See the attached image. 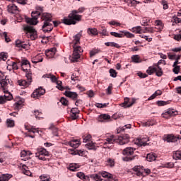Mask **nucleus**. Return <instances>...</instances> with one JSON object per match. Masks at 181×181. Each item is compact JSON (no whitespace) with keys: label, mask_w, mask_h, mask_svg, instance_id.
<instances>
[{"label":"nucleus","mask_w":181,"mask_h":181,"mask_svg":"<svg viewBox=\"0 0 181 181\" xmlns=\"http://www.w3.org/2000/svg\"><path fill=\"white\" fill-rule=\"evenodd\" d=\"M156 29H158V30L163 29V23L160 21H156Z\"/></svg>","instance_id":"nucleus-38"},{"label":"nucleus","mask_w":181,"mask_h":181,"mask_svg":"<svg viewBox=\"0 0 181 181\" xmlns=\"http://www.w3.org/2000/svg\"><path fill=\"white\" fill-rule=\"evenodd\" d=\"M124 2L128 4L129 6H136L138 4H140V2L136 0H124Z\"/></svg>","instance_id":"nucleus-25"},{"label":"nucleus","mask_w":181,"mask_h":181,"mask_svg":"<svg viewBox=\"0 0 181 181\" xmlns=\"http://www.w3.org/2000/svg\"><path fill=\"white\" fill-rule=\"evenodd\" d=\"M110 74L111 77L115 78L117 77V71L115 69H110Z\"/></svg>","instance_id":"nucleus-59"},{"label":"nucleus","mask_w":181,"mask_h":181,"mask_svg":"<svg viewBox=\"0 0 181 181\" xmlns=\"http://www.w3.org/2000/svg\"><path fill=\"white\" fill-rule=\"evenodd\" d=\"M132 32H134V33H145V30H142V28H141V26H136L132 28Z\"/></svg>","instance_id":"nucleus-26"},{"label":"nucleus","mask_w":181,"mask_h":181,"mask_svg":"<svg viewBox=\"0 0 181 181\" xmlns=\"http://www.w3.org/2000/svg\"><path fill=\"white\" fill-rule=\"evenodd\" d=\"M8 12L9 13H12L13 15H18L21 11L19 8L16 6L15 4H10L8 6Z\"/></svg>","instance_id":"nucleus-15"},{"label":"nucleus","mask_w":181,"mask_h":181,"mask_svg":"<svg viewBox=\"0 0 181 181\" xmlns=\"http://www.w3.org/2000/svg\"><path fill=\"white\" fill-rule=\"evenodd\" d=\"M73 48H74V52L78 53V54H80V53H83V48H81V47L78 46V45H74Z\"/></svg>","instance_id":"nucleus-35"},{"label":"nucleus","mask_w":181,"mask_h":181,"mask_svg":"<svg viewBox=\"0 0 181 181\" xmlns=\"http://www.w3.org/2000/svg\"><path fill=\"white\" fill-rule=\"evenodd\" d=\"M81 143L78 141V140H72L69 142V145L71 146V148H74V149L78 148Z\"/></svg>","instance_id":"nucleus-22"},{"label":"nucleus","mask_w":181,"mask_h":181,"mask_svg":"<svg viewBox=\"0 0 181 181\" xmlns=\"http://www.w3.org/2000/svg\"><path fill=\"white\" fill-rule=\"evenodd\" d=\"M146 33H153L155 32V30H153V28H146L145 30Z\"/></svg>","instance_id":"nucleus-58"},{"label":"nucleus","mask_w":181,"mask_h":181,"mask_svg":"<svg viewBox=\"0 0 181 181\" xmlns=\"http://www.w3.org/2000/svg\"><path fill=\"white\" fill-rule=\"evenodd\" d=\"M80 39H81V33H78L75 35L74 39L72 41L73 45H76L80 43Z\"/></svg>","instance_id":"nucleus-24"},{"label":"nucleus","mask_w":181,"mask_h":181,"mask_svg":"<svg viewBox=\"0 0 181 181\" xmlns=\"http://www.w3.org/2000/svg\"><path fill=\"white\" fill-rule=\"evenodd\" d=\"M78 114H80L78 108L74 107L71 110V118H72V119H77V118H78Z\"/></svg>","instance_id":"nucleus-17"},{"label":"nucleus","mask_w":181,"mask_h":181,"mask_svg":"<svg viewBox=\"0 0 181 181\" xmlns=\"http://www.w3.org/2000/svg\"><path fill=\"white\" fill-rule=\"evenodd\" d=\"M156 68L153 66H150L146 70V73L147 74H149V76H151V74H153V73H156Z\"/></svg>","instance_id":"nucleus-39"},{"label":"nucleus","mask_w":181,"mask_h":181,"mask_svg":"<svg viewBox=\"0 0 181 181\" xmlns=\"http://www.w3.org/2000/svg\"><path fill=\"white\" fill-rule=\"evenodd\" d=\"M99 173L100 175H101L103 177H107L108 179H112V174L105 171H102V172H100Z\"/></svg>","instance_id":"nucleus-32"},{"label":"nucleus","mask_w":181,"mask_h":181,"mask_svg":"<svg viewBox=\"0 0 181 181\" xmlns=\"http://www.w3.org/2000/svg\"><path fill=\"white\" fill-rule=\"evenodd\" d=\"M119 33H123L124 36H126V37H128L129 39L135 37V35L134 34L127 31H119Z\"/></svg>","instance_id":"nucleus-34"},{"label":"nucleus","mask_w":181,"mask_h":181,"mask_svg":"<svg viewBox=\"0 0 181 181\" xmlns=\"http://www.w3.org/2000/svg\"><path fill=\"white\" fill-rule=\"evenodd\" d=\"M0 84L3 90H11L13 83L12 82V80L9 79L8 76H6L4 79L0 81Z\"/></svg>","instance_id":"nucleus-9"},{"label":"nucleus","mask_w":181,"mask_h":181,"mask_svg":"<svg viewBox=\"0 0 181 181\" xmlns=\"http://www.w3.org/2000/svg\"><path fill=\"white\" fill-rule=\"evenodd\" d=\"M98 53V50L95 49L90 52V57H93V56H95Z\"/></svg>","instance_id":"nucleus-64"},{"label":"nucleus","mask_w":181,"mask_h":181,"mask_svg":"<svg viewBox=\"0 0 181 181\" xmlns=\"http://www.w3.org/2000/svg\"><path fill=\"white\" fill-rule=\"evenodd\" d=\"M174 69H173V73H175V74H177L178 73H180V66H173Z\"/></svg>","instance_id":"nucleus-56"},{"label":"nucleus","mask_w":181,"mask_h":181,"mask_svg":"<svg viewBox=\"0 0 181 181\" xmlns=\"http://www.w3.org/2000/svg\"><path fill=\"white\" fill-rule=\"evenodd\" d=\"M86 146L88 149H94L95 150V146L93 144V141H89L86 144Z\"/></svg>","instance_id":"nucleus-46"},{"label":"nucleus","mask_w":181,"mask_h":181,"mask_svg":"<svg viewBox=\"0 0 181 181\" xmlns=\"http://www.w3.org/2000/svg\"><path fill=\"white\" fill-rule=\"evenodd\" d=\"M106 91H107V94L108 95H110L112 93V84H111V83L110 84V86L107 88Z\"/></svg>","instance_id":"nucleus-57"},{"label":"nucleus","mask_w":181,"mask_h":181,"mask_svg":"<svg viewBox=\"0 0 181 181\" xmlns=\"http://www.w3.org/2000/svg\"><path fill=\"white\" fill-rule=\"evenodd\" d=\"M52 18H53L52 14L49 13H43L41 16V19L44 21L42 29L45 33L52 32V30H53V24L54 28H57V26L60 25V22L59 21H52Z\"/></svg>","instance_id":"nucleus-2"},{"label":"nucleus","mask_w":181,"mask_h":181,"mask_svg":"<svg viewBox=\"0 0 181 181\" xmlns=\"http://www.w3.org/2000/svg\"><path fill=\"white\" fill-rule=\"evenodd\" d=\"M132 60L134 63H139V55H134L132 57Z\"/></svg>","instance_id":"nucleus-53"},{"label":"nucleus","mask_w":181,"mask_h":181,"mask_svg":"<svg viewBox=\"0 0 181 181\" xmlns=\"http://www.w3.org/2000/svg\"><path fill=\"white\" fill-rule=\"evenodd\" d=\"M4 90V95L3 96L5 99V101H10V100H12V94H11V93H9L8 90L9 89H3Z\"/></svg>","instance_id":"nucleus-21"},{"label":"nucleus","mask_w":181,"mask_h":181,"mask_svg":"<svg viewBox=\"0 0 181 181\" xmlns=\"http://www.w3.org/2000/svg\"><path fill=\"white\" fill-rule=\"evenodd\" d=\"M77 13H78V11L76 10L72 11L68 16V18H64L63 19V23L64 25H76L77 22H80L81 21V16Z\"/></svg>","instance_id":"nucleus-4"},{"label":"nucleus","mask_w":181,"mask_h":181,"mask_svg":"<svg viewBox=\"0 0 181 181\" xmlns=\"http://www.w3.org/2000/svg\"><path fill=\"white\" fill-rule=\"evenodd\" d=\"M133 170L136 173V176H148L151 173V170L145 169L141 165L134 166Z\"/></svg>","instance_id":"nucleus-8"},{"label":"nucleus","mask_w":181,"mask_h":181,"mask_svg":"<svg viewBox=\"0 0 181 181\" xmlns=\"http://www.w3.org/2000/svg\"><path fill=\"white\" fill-rule=\"evenodd\" d=\"M109 25H112L113 26H121V23L117 21H110Z\"/></svg>","instance_id":"nucleus-63"},{"label":"nucleus","mask_w":181,"mask_h":181,"mask_svg":"<svg viewBox=\"0 0 181 181\" xmlns=\"http://www.w3.org/2000/svg\"><path fill=\"white\" fill-rule=\"evenodd\" d=\"M55 83L57 84V88H58V90H60L61 91H63L64 90V87L62 86V81L57 80Z\"/></svg>","instance_id":"nucleus-45"},{"label":"nucleus","mask_w":181,"mask_h":181,"mask_svg":"<svg viewBox=\"0 0 181 181\" xmlns=\"http://www.w3.org/2000/svg\"><path fill=\"white\" fill-rule=\"evenodd\" d=\"M179 139H181V138L172 134L165 135L163 138V141H165L166 142H177Z\"/></svg>","instance_id":"nucleus-14"},{"label":"nucleus","mask_w":181,"mask_h":181,"mask_svg":"<svg viewBox=\"0 0 181 181\" xmlns=\"http://www.w3.org/2000/svg\"><path fill=\"white\" fill-rule=\"evenodd\" d=\"M12 177V175L10 174H4L0 176V181H8Z\"/></svg>","instance_id":"nucleus-30"},{"label":"nucleus","mask_w":181,"mask_h":181,"mask_svg":"<svg viewBox=\"0 0 181 181\" xmlns=\"http://www.w3.org/2000/svg\"><path fill=\"white\" fill-rule=\"evenodd\" d=\"M22 172L24 175H26V176H32V173L29 170H28V166L25 165H23Z\"/></svg>","instance_id":"nucleus-31"},{"label":"nucleus","mask_w":181,"mask_h":181,"mask_svg":"<svg viewBox=\"0 0 181 181\" xmlns=\"http://www.w3.org/2000/svg\"><path fill=\"white\" fill-rule=\"evenodd\" d=\"M60 103L62 104V105H67V103H69V101L66 98H62L60 99Z\"/></svg>","instance_id":"nucleus-62"},{"label":"nucleus","mask_w":181,"mask_h":181,"mask_svg":"<svg viewBox=\"0 0 181 181\" xmlns=\"http://www.w3.org/2000/svg\"><path fill=\"white\" fill-rule=\"evenodd\" d=\"M178 112L175 110V109H168L165 112L162 114L163 118H166L167 119L170 118V117H176Z\"/></svg>","instance_id":"nucleus-12"},{"label":"nucleus","mask_w":181,"mask_h":181,"mask_svg":"<svg viewBox=\"0 0 181 181\" xmlns=\"http://www.w3.org/2000/svg\"><path fill=\"white\" fill-rule=\"evenodd\" d=\"M110 119H111V116L108 114H102L98 117V122H105Z\"/></svg>","instance_id":"nucleus-16"},{"label":"nucleus","mask_w":181,"mask_h":181,"mask_svg":"<svg viewBox=\"0 0 181 181\" xmlns=\"http://www.w3.org/2000/svg\"><path fill=\"white\" fill-rule=\"evenodd\" d=\"M23 106V102H22V100H19L18 102L14 103V110L16 111H18V110H21V108H22Z\"/></svg>","instance_id":"nucleus-29"},{"label":"nucleus","mask_w":181,"mask_h":181,"mask_svg":"<svg viewBox=\"0 0 181 181\" xmlns=\"http://www.w3.org/2000/svg\"><path fill=\"white\" fill-rule=\"evenodd\" d=\"M77 177H79V179H81L82 180H83V179H86V177H88L87 176H86V175L84 174V173L82 172H79L76 174Z\"/></svg>","instance_id":"nucleus-49"},{"label":"nucleus","mask_w":181,"mask_h":181,"mask_svg":"<svg viewBox=\"0 0 181 181\" xmlns=\"http://www.w3.org/2000/svg\"><path fill=\"white\" fill-rule=\"evenodd\" d=\"M136 149L132 147H127L122 151L123 155H126V157L123 158L124 162H129L138 159V155L134 154Z\"/></svg>","instance_id":"nucleus-5"},{"label":"nucleus","mask_w":181,"mask_h":181,"mask_svg":"<svg viewBox=\"0 0 181 181\" xmlns=\"http://www.w3.org/2000/svg\"><path fill=\"white\" fill-rule=\"evenodd\" d=\"M24 30L26 31V36L28 39L35 40V39L37 38V33L33 26H25L24 27Z\"/></svg>","instance_id":"nucleus-7"},{"label":"nucleus","mask_w":181,"mask_h":181,"mask_svg":"<svg viewBox=\"0 0 181 181\" xmlns=\"http://www.w3.org/2000/svg\"><path fill=\"white\" fill-rule=\"evenodd\" d=\"M90 141H91V135L88 134L87 136L83 137V142L84 143H87L88 142V144Z\"/></svg>","instance_id":"nucleus-55"},{"label":"nucleus","mask_w":181,"mask_h":181,"mask_svg":"<svg viewBox=\"0 0 181 181\" xmlns=\"http://www.w3.org/2000/svg\"><path fill=\"white\" fill-rule=\"evenodd\" d=\"M34 115H35V118H39V119H40V118H43V113L39 110H35Z\"/></svg>","instance_id":"nucleus-40"},{"label":"nucleus","mask_w":181,"mask_h":181,"mask_svg":"<svg viewBox=\"0 0 181 181\" xmlns=\"http://www.w3.org/2000/svg\"><path fill=\"white\" fill-rule=\"evenodd\" d=\"M124 107H132L134 104H135V99H132V102H129V98H124V102L122 103Z\"/></svg>","instance_id":"nucleus-20"},{"label":"nucleus","mask_w":181,"mask_h":181,"mask_svg":"<svg viewBox=\"0 0 181 181\" xmlns=\"http://www.w3.org/2000/svg\"><path fill=\"white\" fill-rule=\"evenodd\" d=\"M110 35L115 37H124V34L122 33L111 32Z\"/></svg>","instance_id":"nucleus-41"},{"label":"nucleus","mask_w":181,"mask_h":181,"mask_svg":"<svg viewBox=\"0 0 181 181\" xmlns=\"http://www.w3.org/2000/svg\"><path fill=\"white\" fill-rule=\"evenodd\" d=\"M146 159L148 162H153V160H156V154L148 153L147 154Z\"/></svg>","instance_id":"nucleus-27"},{"label":"nucleus","mask_w":181,"mask_h":181,"mask_svg":"<svg viewBox=\"0 0 181 181\" xmlns=\"http://www.w3.org/2000/svg\"><path fill=\"white\" fill-rule=\"evenodd\" d=\"M41 62H43V57H42V56H40V55L35 57L32 60V62L35 63V64H36V63H41Z\"/></svg>","instance_id":"nucleus-36"},{"label":"nucleus","mask_w":181,"mask_h":181,"mask_svg":"<svg viewBox=\"0 0 181 181\" xmlns=\"http://www.w3.org/2000/svg\"><path fill=\"white\" fill-rule=\"evenodd\" d=\"M25 129H27V131H28V132H33V134H36L39 132V130L36 128H34L33 127L31 128H28L25 127Z\"/></svg>","instance_id":"nucleus-47"},{"label":"nucleus","mask_w":181,"mask_h":181,"mask_svg":"<svg viewBox=\"0 0 181 181\" xmlns=\"http://www.w3.org/2000/svg\"><path fill=\"white\" fill-rule=\"evenodd\" d=\"M41 181H49L50 180V176L43 174L40 177Z\"/></svg>","instance_id":"nucleus-44"},{"label":"nucleus","mask_w":181,"mask_h":181,"mask_svg":"<svg viewBox=\"0 0 181 181\" xmlns=\"http://www.w3.org/2000/svg\"><path fill=\"white\" fill-rule=\"evenodd\" d=\"M78 59H80V54H78V52H76V51H74L71 62H72L73 63L78 62Z\"/></svg>","instance_id":"nucleus-23"},{"label":"nucleus","mask_w":181,"mask_h":181,"mask_svg":"<svg viewBox=\"0 0 181 181\" xmlns=\"http://www.w3.org/2000/svg\"><path fill=\"white\" fill-rule=\"evenodd\" d=\"M174 159H181V151H175V153L173 154Z\"/></svg>","instance_id":"nucleus-48"},{"label":"nucleus","mask_w":181,"mask_h":181,"mask_svg":"<svg viewBox=\"0 0 181 181\" xmlns=\"http://www.w3.org/2000/svg\"><path fill=\"white\" fill-rule=\"evenodd\" d=\"M6 124L8 128H12V127L15 126V122L11 119H7Z\"/></svg>","instance_id":"nucleus-43"},{"label":"nucleus","mask_w":181,"mask_h":181,"mask_svg":"<svg viewBox=\"0 0 181 181\" xmlns=\"http://www.w3.org/2000/svg\"><path fill=\"white\" fill-rule=\"evenodd\" d=\"M157 104L159 107H162L163 105H167L168 102L163 101V100H158L157 102Z\"/></svg>","instance_id":"nucleus-60"},{"label":"nucleus","mask_w":181,"mask_h":181,"mask_svg":"<svg viewBox=\"0 0 181 181\" xmlns=\"http://www.w3.org/2000/svg\"><path fill=\"white\" fill-rule=\"evenodd\" d=\"M156 122L155 120H148L146 123H144L145 127H151L152 125H155Z\"/></svg>","instance_id":"nucleus-50"},{"label":"nucleus","mask_w":181,"mask_h":181,"mask_svg":"<svg viewBox=\"0 0 181 181\" xmlns=\"http://www.w3.org/2000/svg\"><path fill=\"white\" fill-rule=\"evenodd\" d=\"M79 168L80 165H78V164H70L69 167V170H71V172H77Z\"/></svg>","instance_id":"nucleus-28"},{"label":"nucleus","mask_w":181,"mask_h":181,"mask_svg":"<svg viewBox=\"0 0 181 181\" xmlns=\"http://www.w3.org/2000/svg\"><path fill=\"white\" fill-rule=\"evenodd\" d=\"M21 69L25 72L26 80L20 79L18 81V84L21 87L28 88L32 84V72H30V63L27 59L21 61Z\"/></svg>","instance_id":"nucleus-1"},{"label":"nucleus","mask_w":181,"mask_h":181,"mask_svg":"<svg viewBox=\"0 0 181 181\" xmlns=\"http://www.w3.org/2000/svg\"><path fill=\"white\" fill-rule=\"evenodd\" d=\"M64 94H65L66 97L72 98V100H77V97H78V95L76 92H71V91L66 90L64 92Z\"/></svg>","instance_id":"nucleus-19"},{"label":"nucleus","mask_w":181,"mask_h":181,"mask_svg":"<svg viewBox=\"0 0 181 181\" xmlns=\"http://www.w3.org/2000/svg\"><path fill=\"white\" fill-rule=\"evenodd\" d=\"M30 155H32V152L26 151L25 150L22 151L21 153L22 160L26 161L28 159H30Z\"/></svg>","instance_id":"nucleus-18"},{"label":"nucleus","mask_w":181,"mask_h":181,"mask_svg":"<svg viewBox=\"0 0 181 181\" xmlns=\"http://www.w3.org/2000/svg\"><path fill=\"white\" fill-rule=\"evenodd\" d=\"M90 179H93L95 181H103V178L98 174H93L90 175Z\"/></svg>","instance_id":"nucleus-37"},{"label":"nucleus","mask_w":181,"mask_h":181,"mask_svg":"<svg viewBox=\"0 0 181 181\" xmlns=\"http://www.w3.org/2000/svg\"><path fill=\"white\" fill-rule=\"evenodd\" d=\"M88 33L92 35V36H96V35H98V30L96 28H88Z\"/></svg>","instance_id":"nucleus-33"},{"label":"nucleus","mask_w":181,"mask_h":181,"mask_svg":"<svg viewBox=\"0 0 181 181\" xmlns=\"http://www.w3.org/2000/svg\"><path fill=\"white\" fill-rule=\"evenodd\" d=\"M71 80L73 81V84H74V83H78V77L74 75V74L71 75Z\"/></svg>","instance_id":"nucleus-52"},{"label":"nucleus","mask_w":181,"mask_h":181,"mask_svg":"<svg viewBox=\"0 0 181 181\" xmlns=\"http://www.w3.org/2000/svg\"><path fill=\"white\" fill-rule=\"evenodd\" d=\"M115 142L119 145H125V144H128L129 142V135L124 134L123 136H119L117 139H114V136H111L106 139L105 145H111L112 144H115Z\"/></svg>","instance_id":"nucleus-3"},{"label":"nucleus","mask_w":181,"mask_h":181,"mask_svg":"<svg viewBox=\"0 0 181 181\" xmlns=\"http://www.w3.org/2000/svg\"><path fill=\"white\" fill-rule=\"evenodd\" d=\"M156 74L158 77H161V76H163V71H162V68H160V66H157Z\"/></svg>","instance_id":"nucleus-42"},{"label":"nucleus","mask_w":181,"mask_h":181,"mask_svg":"<svg viewBox=\"0 0 181 181\" xmlns=\"http://www.w3.org/2000/svg\"><path fill=\"white\" fill-rule=\"evenodd\" d=\"M0 58L5 62L8 59V53L6 52H1Z\"/></svg>","instance_id":"nucleus-51"},{"label":"nucleus","mask_w":181,"mask_h":181,"mask_svg":"<svg viewBox=\"0 0 181 181\" xmlns=\"http://www.w3.org/2000/svg\"><path fill=\"white\" fill-rule=\"evenodd\" d=\"M35 155L40 160H49V151H47L45 148L38 150Z\"/></svg>","instance_id":"nucleus-10"},{"label":"nucleus","mask_w":181,"mask_h":181,"mask_svg":"<svg viewBox=\"0 0 181 181\" xmlns=\"http://www.w3.org/2000/svg\"><path fill=\"white\" fill-rule=\"evenodd\" d=\"M16 46H17V47H23V49H25V45H22V42L20 40L16 42Z\"/></svg>","instance_id":"nucleus-61"},{"label":"nucleus","mask_w":181,"mask_h":181,"mask_svg":"<svg viewBox=\"0 0 181 181\" xmlns=\"http://www.w3.org/2000/svg\"><path fill=\"white\" fill-rule=\"evenodd\" d=\"M32 18H25V22L26 23H28V25H35L39 23V16H40V12L39 11H33L31 13Z\"/></svg>","instance_id":"nucleus-6"},{"label":"nucleus","mask_w":181,"mask_h":181,"mask_svg":"<svg viewBox=\"0 0 181 181\" xmlns=\"http://www.w3.org/2000/svg\"><path fill=\"white\" fill-rule=\"evenodd\" d=\"M45 93H46V90L43 88L40 87L33 91V93L31 94V97L35 100H39V98L41 95H44Z\"/></svg>","instance_id":"nucleus-11"},{"label":"nucleus","mask_w":181,"mask_h":181,"mask_svg":"<svg viewBox=\"0 0 181 181\" xmlns=\"http://www.w3.org/2000/svg\"><path fill=\"white\" fill-rule=\"evenodd\" d=\"M147 142H149V138L148 137L136 139L135 141V144L138 145V146H146L148 144Z\"/></svg>","instance_id":"nucleus-13"},{"label":"nucleus","mask_w":181,"mask_h":181,"mask_svg":"<svg viewBox=\"0 0 181 181\" xmlns=\"http://www.w3.org/2000/svg\"><path fill=\"white\" fill-rule=\"evenodd\" d=\"M107 165L108 166H114V165H115V161H114L113 159H111V158H108L107 160Z\"/></svg>","instance_id":"nucleus-54"}]
</instances>
